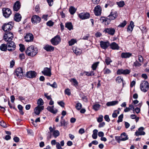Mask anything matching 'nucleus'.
I'll return each instance as SVG.
<instances>
[{"instance_id":"1","label":"nucleus","mask_w":149,"mask_h":149,"mask_svg":"<svg viewBox=\"0 0 149 149\" xmlns=\"http://www.w3.org/2000/svg\"><path fill=\"white\" fill-rule=\"evenodd\" d=\"M26 54L29 56L33 57L36 55L38 53V49L33 46L28 47L26 51Z\"/></svg>"},{"instance_id":"2","label":"nucleus","mask_w":149,"mask_h":149,"mask_svg":"<svg viewBox=\"0 0 149 149\" xmlns=\"http://www.w3.org/2000/svg\"><path fill=\"white\" fill-rule=\"evenodd\" d=\"M141 90L144 92H146L149 89V84L147 81H144L140 84Z\"/></svg>"},{"instance_id":"3","label":"nucleus","mask_w":149,"mask_h":149,"mask_svg":"<svg viewBox=\"0 0 149 149\" xmlns=\"http://www.w3.org/2000/svg\"><path fill=\"white\" fill-rule=\"evenodd\" d=\"M13 38V35L9 31L6 32L3 36L4 40L6 41H11Z\"/></svg>"},{"instance_id":"4","label":"nucleus","mask_w":149,"mask_h":149,"mask_svg":"<svg viewBox=\"0 0 149 149\" xmlns=\"http://www.w3.org/2000/svg\"><path fill=\"white\" fill-rule=\"evenodd\" d=\"M61 39L60 36L59 35H56L51 40V42L54 45H56L60 43Z\"/></svg>"},{"instance_id":"5","label":"nucleus","mask_w":149,"mask_h":149,"mask_svg":"<svg viewBox=\"0 0 149 149\" xmlns=\"http://www.w3.org/2000/svg\"><path fill=\"white\" fill-rule=\"evenodd\" d=\"M12 22H9L5 24L2 27V29L5 32H7L10 31L13 28Z\"/></svg>"},{"instance_id":"6","label":"nucleus","mask_w":149,"mask_h":149,"mask_svg":"<svg viewBox=\"0 0 149 149\" xmlns=\"http://www.w3.org/2000/svg\"><path fill=\"white\" fill-rule=\"evenodd\" d=\"M7 42H8L7 43V45L8 48V50L9 51H12L15 50L16 47L15 43L11 41H9Z\"/></svg>"},{"instance_id":"7","label":"nucleus","mask_w":149,"mask_h":149,"mask_svg":"<svg viewBox=\"0 0 149 149\" xmlns=\"http://www.w3.org/2000/svg\"><path fill=\"white\" fill-rule=\"evenodd\" d=\"M3 16L6 18H8L12 13L10 9L8 8H3L2 9Z\"/></svg>"},{"instance_id":"8","label":"nucleus","mask_w":149,"mask_h":149,"mask_svg":"<svg viewBox=\"0 0 149 149\" xmlns=\"http://www.w3.org/2000/svg\"><path fill=\"white\" fill-rule=\"evenodd\" d=\"M131 72V70L128 69H119L117 71V74L119 75L123 74V75H126L129 74Z\"/></svg>"},{"instance_id":"9","label":"nucleus","mask_w":149,"mask_h":149,"mask_svg":"<svg viewBox=\"0 0 149 149\" xmlns=\"http://www.w3.org/2000/svg\"><path fill=\"white\" fill-rule=\"evenodd\" d=\"M105 33H107L113 36L115 32V29L114 28L112 27L105 28L104 31Z\"/></svg>"},{"instance_id":"10","label":"nucleus","mask_w":149,"mask_h":149,"mask_svg":"<svg viewBox=\"0 0 149 149\" xmlns=\"http://www.w3.org/2000/svg\"><path fill=\"white\" fill-rule=\"evenodd\" d=\"M15 74L19 78H21L23 76V72L22 68H19L16 69Z\"/></svg>"},{"instance_id":"11","label":"nucleus","mask_w":149,"mask_h":149,"mask_svg":"<svg viewBox=\"0 0 149 149\" xmlns=\"http://www.w3.org/2000/svg\"><path fill=\"white\" fill-rule=\"evenodd\" d=\"M42 72L44 75L48 77H51L52 74L51 69L48 68H44Z\"/></svg>"},{"instance_id":"12","label":"nucleus","mask_w":149,"mask_h":149,"mask_svg":"<svg viewBox=\"0 0 149 149\" xmlns=\"http://www.w3.org/2000/svg\"><path fill=\"white\" fill-rule=\"evenodd\" d=\"M118 13L116 12H111L110 14L108 16V17L110 20H111L115 19L118 16Z\"/></svg>"},{"instance_id":"13","label":"nucleus","mask_w":149,"mask_h":149,"mask_svg":"<svg viewBox=\"0 0 149 149\" xmlns=\"http://www.w3.org/2000/svg\"><path fill=\"white\" fill-rule=\"evenodd\" d=\"M36 72L35 71H30L26 72V76L28 78H32L36 77Z\"/></svg>"},{"instance_id":"14","label":"nucleus","mask_w":149,"mask_h":149,"mask_svg":"<svg viewBox=\"0 0 149 149\" xmlns=\"http://www.w3.org/2000/svg\"><path fill=\"white\" fill-rule=\"evenodd\" d=\"M101 9L100 6L99 5L96 6L94 8V12L96 16H99L101 14Z\"/></svg>"},{"instance_id":"15","label":"nucleus","mask_w":149,"mask_h":149,"mask_svg":"<svg viewBox=\"0 0 149 149\" xmlns=\"http://www.w3.org/2000/svg\"><path fill=\"white\" fill-rule=\"evenodd\" d=\"M101 22L106 25H109L110 23V21L108 17H102L100 19Z\"/></svg>"},{"instance_id":"16","label":"nucleus","mask_w":149,"mask_h":149,"mask_svg":"<svg viewBox=\"0 0 149 149\" xmlns=\"http://www.w3.org/2000/svg\"><path fill=\"white\" fill-rule=\"evenodd\" d=\"M31 20L33 23L37 24L39 23L40 22L41 19L39 16L34 15L33 16Z\"/></svg>"},{"instance_id":"17","label":"nucleus","mask_w":149,"mask_h":149,"mask_svg":"<svg viewBox=\"0 0 149 149\" xmlns=\"http://www.w3.org/2000/svg\"><path fill=\"white\" fill-rule=\"evenodd\" d=\"M144 130V128L143 127H141L138 129V131H136L135 133V134L137 136L139 135H145V133L143 131Z\"/></svg>"},{"instance_id":"18","label":"nucleus","mask_w":149,"mask_h":149,"mask_svg":"<svg viewBox=\"0 0 149 149\" xmlns=\"http://www.w3.org/2000/svg\"><path fill=\"white\" fill-rule=\"evenodd\" d=\"M24 39L26 42H30L33 40V37L31 33H27L24 37Z\"/></svg>"},{"instance_id":"19","label":"nucleus","mask_w":149,"mask_h":149,"mask_svg":"<svg viewBox=\"0 0 149 149\" xmlns=\"http://www.w3.org/2000/svg\"><path fill=\"white\" fill-rule=\"evenodd\" d=\"M44 106H38L35 108L34 109V113L36 115H39L40 111L43 110Z\"/></svg>"},{"instance_id":"20","label":"nucleus","mask_w":149,"mask_h":149,"mask_svg":"<svg viewBox=\"0 0 149 149\" xmlns=\"http://www.w3.org/2000/svg\"><path fill=\"white\" fill-rule=\"evenodd\" d=\"M78 16L81 19H84L89 18L90 17V14L89 13H82L79 14Z\"/></svg>"},{"instance_id":"21","label":"nucleus","mask_w":149,"mask_h":149,"mask_svg":"<svg viewBox=\"0 0 149 149\" xmlns=\"http://www.w3.org/2000/svg\"><path fill=\"white\" fill-rule=\"evenodd\" d=\"M20 7L21 4L19 1H17L14 5L13 9L14 11H17L20 9Z\"/></svg>"},{"instance_id":"22","label":"nucleus","mask_w":149,"mask_h":149,"mask_svg":"<svg viewBox=\"0 0 149 149\" xmlns=\"http://www.w3.org/2000/svg\"><path fill=\"white\" fill-rule=\"evenodd\" d=\"M47 109L49 111L53 114L56 113L58 111L56 109L54 108V106H49L47 107Z\"/></svg>"},{"instance_id":"23","label":"nucleus","mask_w":149,"mask_h":149,"mask_svg":"<svg viewBox=\"0 0 149 149\" xmlns=\"http://www.w3.org/2000/svg\"><path fill=\"white\" fill-rule=\"evenodd\" d=\"M101 47L103 49H107L109 46V42L101 41L100 42Z\"/></svg>"},{"instance_id":"24","label":"nucleus","mask_w":149,"mask_h":149,"mask_svg":"<svg viewBox=\"0 0 149 149\" xmlns=\"http://www.w3.org/2000/svg\"><path fill=\"white\" fill-rule=\"evenodd\" d=\"M43 48L47 52L53 51L54 49V47L48 45H46Z\"/></svg>"},{"instance_id":"25","label":"nucleus","mask_w":149,"mask_h":149,"mask_svg":"<svg viewBox=\"0 0 149 149\" xmlns=\"http://www.w3.org/2000/svg\"><path fill=\"white\" fill-rule=\"evenodd\" d=\"M51 143L52 145H55L56 144V147L57 149H63L61 147L60 143L59 142H56L55 140H52L51 142Z\"/></svg>"},{"instance_id":"26","label":"nucleus","mask_w":149,"mask_h":149,"mask_svg":"<svg viewBox=\"0 0 149 149\" xmlns=\"http://www.w3.org/2000/svg\"><path fill=\"white\" fill-rule=\"evenodd\" d=\"M21 15L19 13H17L14 15V19L17 22H19L21 20Z\"/></svg>"},{"instance_id":"27","label":"nucleus","mask_w":149,"mask_h":149,"mask_svg":"<svg viewBox=\"0 0 149 149\" xmlns=\"http://www.w3.org/2000/svg\"><path fill=\"white\" fill-rule=\"evenodd\" d=\"M110 47L113 49H118L119 47L118 45L115 42H113L110 45Z\"/></svg>"},{"instance_id":"28","label":"nucleus","mask_w":149,"mask_h":149,"mask_svg":"<svg viewBox=\"0 0 149 149\" xmlns=\"http://www.w3.org/2000/svg\"><path fill=\"white\" fill-rule=\"evenodd\" d=\"M128 139L127 136L125 132H123L121 135V139L120 140L122 141H125L127 140Z\"/></svg>"},{"instance_id":"29","label":"nucleus","mask_w":149,"mask_h":149,"mask_svg":"<svg viewBox=\"0 0 149 149\" xmlns=\"http://www.w3.org/2000/svg\"><path fill=\"white\" fill-rule=\"evenodd\" d=\"M73 50L74 53L77 55H80L82 52L81 49L76 48H73Z\"/></svg>"},{"instance_id":"30","label":"nucleus","mask_w":149,"mask_h":149,"mask_svg":"<svg viewBox=\"0 0 149 149\" xmlns=\"http://www.w3.org/2000/svg\"><path fill=\"white\" fill-rule=\"evenodd\" d=\"M134 27V23L132 21H131L130 23V25L127 27V31H132Z\"/></svg>"},{"instance_id":"31","label":"nucleus","mask_w":149,"mask_h":149,"mask_svg":"<svg viewBox=\"0 0 149 149\" xmlns=\"http://www.w3.org/2000/svg\"><path fill=\"white\" fill-rule=\"evenodd\" d=\"M132 55V54L129 53H123L121 54V57L122 58H129Z\"/></svg>"},{"instance_id":"32","label":"nucleus","mask_w":149,"mask_h":149,"mask_svg":"<svg viewBox=\"0 0 149 149\" xmlns=\"http://www.w3.org/2000/svg\"><path fill=\"white\" fill-rule=\"evenodd\" d=\"M118 102L117 101H114L107 102L106 105L107 106H110L115 105L118 104Z\"/></svg>"},{"instance_id":"33","label":"nucleus","mask_w":149,"mask_h":149,"mask_svg":"<svg viewBox=\"0 0 149 149\" xmlns=\"http://www.w3.org/2000/svg\"><path fill=\"white\" fill-rule=\"evenodd\" d=\"M7 47V44H3L0 46V49L2 51H6Z\"/></svg>"},{"instance_id":"34","label":"nucleus","mask_w":149,"mask_h":149,"mask_svg":"<svg viewBox=\"0 0 149 149\" xmlns=\"http://www.w3.org/2000/svg\"><path fill=\"white\" fill-rule=\"evenodd\" d=\"M65 27L70 30L73 29L72 25L71 22L66 23L65 24Z\"/></svg>"},{"instance_id":"35","label":"nucleus","mask_w":149,"mask_h":149,"mask_svg":"<svg viewBox=\"0 0 149 149\" xmlns=\"http://www.w3.org/2000/svg\"><path fill=\"white\" fill-rule=\"evenodd\" d=\"M98 130L96 129L94 130L93 131L92 137L94 139H96L97 138Z\"/></svg>"},{"instance_id":"36","label":"nucleus","mask_w":149,"mask_h":149,"mask_svg":"<svg viewBox=\"0 0 149 149\" xmlns=\"http://www.w3.org/2000/svg\"><path fill=\"white\" fill-rule=\"evenodd\" d=\"M100 106V105L99 104L95 103L93 105V108L94 110L97 111L99 110Z\"/></svg>"},{"instance_id":"37","label":"nucleus","mask_w":149,"mask_h":149,"mask_svg":"<svg viewBox=\"0 0 149 149\" xmlns=\"http://www.w3.org/2000/svg\"><path fill=\"white\" fill-rule=\"evenodd\" d=\"M76 9L73 6L71 7L69 9V11L71 15H73L75 13Z\"/></svg>"},{"instance_id":"38","label":"nucleus","mask_w":149,"mask_h":149,"mask_svg":"<svg viewBox=\"0 0 149 149\" xmlns=\"http://www.w3.org/2000/svg\"><path fill=\"white\" fill-rule=\"evenodd\" d=\"M77 42V40L76 39H72L68 42L69 45H72L76 43Z\"/></svg>"},{"instance_id":"39","label":"nucleus","mask_w":149,"mask_h":149,"mask_svg":"<svg viewBox=\"0 0 149 149\" xmlns=\"http://www.w3.org/2000/svg\"><path fill=\"white\" fill-rule=\"evenodd\" d=\"M99 62H97L93 63L92 65L91 68L93 70H95L98 66Z\"/></svg>"},{"instance_id":"40","label":"nucleus","mask_w":149,"mask_h":149,"mask_svg":"<svg viewBox=\"0 0 149 149\" xmlns=\"http://www.w3.org/2000/svg\"><path fill=\"white\" fill-rule=\"evenodd\" d=\"M61 124L60 126H65L67 124V122H66L65 119H63L61 120Z\"/></svg>"},{"instance_id":"41","label":"nucleus","mask_w":149,"mask_h":149,"mask_svg":"<svg viewBox=\"0 0 149 149\" xmlns=\"http://www.w3.org/2000/svg\"><path fill=\"white\" fill-rule=\"evenodd\" d=\"M116 81L118 83H120L122 82H123V80L122 77L120 76H118L116 77Z\"/></svg>"},{"instance_id":"42","label":"nucleus","mask_w":149,"mask_h":149,"mask_svg":"<svg viewBox=\"0 0 149 149\" xmlns=\"http://www.w3.org/2000/svg\"><path fill=\"white\" fill-rule=\"evenodd\" d=\"M37 103L38 106H40L42 105L43 104V101L42 98H40L38 100Z\"/></svg>"},{"instance_id":"43","label":"nucleus","mask_w":149,"mask_h":149,"mask_svg":"<svg viewBox=\"0 0 149 149\" xmlns=\"http://www.w3.org/2000/svg\"><path fill=\"white\" fill-rule=\"evenodd\" d=\"M53 134L54 137L56 138L59 135V132L58 130H54L53 132Z\"/></svg>"},{"instance_id":"44","label":"nucleus","mask_w":149,"mask_h":149,"mask_svg":"<svg viewBox=\"0 0 149 149\" xmlns=\"http://www.w3.org/2000/svg\"><path fill=\"white\" fill-rule=\"evenodd\" d=\"M117 4L120 7H123L125 5V3L124 1H121L117 2Z\"/></svg>"},{"instance_id":"45","label":"nucleus","mask_w":149,"mask_h":149,"mask_svg":"<svg viewBox=\"0 0 149 149\" xmlns=\"http://www.w3.org/2000/svg\"><path fill=\"white\" fill-rule=\"evenodd\" d=\"M82 105L80 103H77L75 107L78 110H80L82 108Z\"/></svg>"},{"instance_id":"46","label":"nucleus","mask_w":149,"mask_h":149,"mask_svg":"<svg viewBox=\"0 0 149 149\" xmlns=\"http://www.w3.org/2000/svg\"><path fill=\"white\" fill-rule=\"evenodd\" d=\"M105 62L107 65H108L110 64L111 62H112V61L110 58L107 57L105 59Z\"/></svg>"},{"instance_id":"47","label":"nucleus","mask_w":149,"mask_h":149,"mask_svg":"<svg viewBox=\"0 0 149 149\" xmlns=\"http://www.w3.org/2000/svg\"><path fill=\"white\" fill-rule=\"evenodd\" d=\"M85 73H86V75L88 76H92L95 74V73L93 71H91L90 72H85Z\"/></svg>"},{"instance_id":"48","label":"nucleus","mask_w":149,"mask_h":149,"mask_svg":"<svg viewBox=\"0 0 149 149\" xmlns=\"http://www.w3.org/2000/svg\"><path fill=\"white\" fill-rule=\"evenodd\" d=\"M127 23V22L125 20H124L122 23H121L118 26L119 27H124Z\"/></svg>"},{"instance_id":"49","label":"nucleus","mask_w":149,"mask_h":149,"mask_svg":"<svg viewBox=\"0 0 149 149\" xmlns=\"http://www.w3.org/2000/svg\"><path fill=\"white\" fill-rule=\"evenodd\" d=\"M19 46L20 47L19 50L21 52H23L24 50L25 49V46L24 45L20 44H19Z\"/></svg>"},{"instance_id":"50","label":"nucleus","mask_w":149,"mask_h":149,"mask_svg":"<svg viewBox=\"0 0 149 149\" xmlns=\"http://www.w3.org/2000/svg\"><path fill=\"white\" fill-rule=\"evenodd\" d=\"M71 81L74 83L73 85L74 86H77L78 85V82L74 78L71 79Z\"/></svg>"},{"instance_id":"51","label":"nucleus","mask_w":149,"mask_h":149,"mask_svg":"<svg viewBox=\"0 0 149 149\" xmlns=\"http://www.w3.org/2000/svg\"><path fill=\"white\" fill-rule=\"evenodd\" d=\"M104 74H108L111 73V71L108 68H104Z\"/></svg>"},{"instance_id":"52","label":"nucleus","mask_w":149,"mask_h":149,"mask_svg":"<svg viewBox=\"0 0 149 149\" xmlns=\"http://www.w3.org/2000/svg\"><path fill=\"white\" fill-rule=\"evenodd\" d=\"M123 114H121L120 116H119L118 117V120H117V122L118 123H119L120 122H121L123 120Z\"/></svg>"},{"instance_id":"53","label":"nucleus","mask_w":149,"mask_h":149,"mask_svg":"<svg viewBox=\"0 0 149 149\" xmlns=\"http://www.w3.org/2000/svg\"><path fill=\"white\" fill-rule=\"evenodd\" d=\"M134 65L136 67H140L141 65V64L139 63L138 61H136L134 63Z\"/></svg>"},{"instance_id":"54","label":"nucleus","mask_w":149,"mask_h":149,"mask_svg":"<svg viewBox=\"0 0 149 149\" xmlns=\"http://www.w3.org/2000/svg\"><path fill=\"white\" fill-rule=\"evenodd\" d=\"M65 93L68 95H71L70 91L69 88H67L65 90Z\"/></svg>"},{"instance_id":"55","label":"nucleus","mask_w":149,"mask_h":149,"mask_svg":"<svg viewBox=\"0 0 149 149\" xmlns=\"http://www.w3.org/2000/svg\"><path fill=\"white\" fill-rule=\"evenodd\" d=\"M54 24V22L51 20L49 21L47 23V25L49 26H52Z\"/></svg>"},{"instance_id":"56","label":"nucleus","mask_w":149,"mask_h":149,"mask_svg":"<svg viewBox=\"0 0 149 149\" xmlns=\"http://www.w3.org/2000/svg\"><path fill=\"white\" fill-rule=\"evenodd\" d=\"M47 1L49 5L50 6H52L53 4V0H47Z\"/></svg>"},{"instance_id":"57","label":"nucleus","mask_w":149,"mask_h":149,"mask_svg":"<svg viewBox=\"0 0 149 149\" xmlns=\"http://www.w3.org/2000/svg\"><path fill=\"white\" fill-rule=\"evenodd\" d=\"M85 132V130L84 128H81L79 131V133L80 134H82Z\"/></svg>"},{"instance_id":"58","label":"nucleus","mask_w":149,"mask_h":149,"mask_svg":"<svg viewBox=\"0 0 149 149\" xmlns=\"http://www.w3.org/2000/svg\"><path fill=\"white\" fill-rule=\"evenodd\" d=\"M0 124L3 127H7L6 124L4 123V121H1L0 123Z\"/></svg>"},{"instance_id":"59","label":"nucleus","mask_w":149,"mask_h":149,"mask_svg":"<svg viewBox=\"0 0 149 149\" xmlns=\"http://www.w3.org/2000/svg\"><path fill=\"white\" fill-rule=\"evenodd\" d=\"M104 118L105 120L108 122H109L110 120L109 116L108 115L105 116Z\"/></svg>"},{"instance_id":"60","label":"nucleus","mask_w":149,"mask_h":149,"mask_svg":"<svg viewBox=\"0 0 149 149\" xmlns=\"http://www.w3.org/2000/svg\"><path fill=\"white\" fill-rule=\"evenodd\" d=\"M35 11L37 12H40V7L39 5H37L35 7Z\"/></svg>"},{"instance_id":"61","label":"nucleus","mask_w":149,"mask_h":149,"mask_svg":"<svg viewBox=\"0 0 149 149\" xmlns=\"http://www.w3.org/2000/svg\"><path fill=\"white\" fill-rule=\"evenodd\" d=\"M103 116H99V117L98 118L97 121L98 122H102L103 120Z\"/></svg>"},{"instance_id":"62","label":"nucleus","mask_w":149,"mask_h":149,"mask_svg":"<svg viewBox=\"0 0 149 149\" xmlns=\"http://www.w3.org/2000/svg\"><path fill=\"white\" fill-rule=\"evenodd\" d=\"M139 60L140 62L142 63L143 61V58L141 55H139L138 56Z\"/></svg>"},{"instance_id":"63","label":"nucleus","mask_w":149,"mask_h":149,"mask_svg":"<svg viewBox=\"0 0 149 149\" xmlns=\"http://www.w3.org/2000/svg\"><path fill=\"white\" fill-rule=\"evenodd\" d=\"M141 77L145 79H146L148 78V76L146 74H143L141 75Z\"/></svg>"},{"instance_id":"64","label":"nucleus","mask_w":149,"mask_h":149,"mask_svg":"<svg viewBox=\"0 0 149 149\" xmlns=\"http://www.w3.org/2000/svg\"><path fill=\"white\" fill-rule=\"evenodd\" d=\"M13 140L15 142L17 143L19 141V139L18 137L16 136L14 138Z\"/></svg>"}]
</instances>
